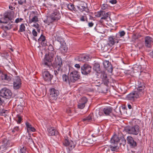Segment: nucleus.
Instances as JSON below:
<instances>
[{
	"label": "nucleus",
	"mask_w": 153,
	"mask_h": 153,
	"mask_svg": "<svg viewBox=\"0 0 153 153\" xmlns=\"http://www.w3.org/2000/svg\"><path fill=\"white\" fill-rule=\"evenodd\" d=\"M8 112L7 110H2L0 112V115L4 116L6 115Z\"/></svg>",
	"instance_id": "58836bf2"
},
{
	"label": "nucleus",
	"mask_w": 153,
	"mask_h": 153,
	"mask_svg": "<svg viewBox=\"0 0 153 153\" xmlns=\"http://www.w3.org/2000/svg\"><path fill=\"white\" fill-rule=\"evenodd\" d=\"M126 33L124 31L119 32L118 33L116 34V37H122Z\"/></svg>",
	"instance_id": "2f4dec72"
},
{
	"label": "nucleus",
	"mask_w": 153,
	"mask_h": 153,
	"mask_svg": "<svg viewBox=\"0 0 153 153\" xmlns=\"http://www.w3.org/2000/svg\"><path fill=\"white\" fill-rule=\"evenodd\" d=\"M101 76L102 77V79L104 82H105L106 83H107L108 82V79L107 78V75L106 74L104 73H102Z\"/></svg>",
	"instance_id": "72a5a7b5"
},
{
	"label": "nucleus",
	"mask_w": 153,
	"mask_h": 153,
	"mask_svg": "<svg viewBox=\"0 0 153 153\" xmlns=\"http://www.w3.org/2000/svg\"><path fill=\"white\" fill-rule=\"evenodd\" d=\"M12 95L10 90L6 88H4L0 90V95L2 97L9 99L11 97Z\"/></svg>",
	"instance_id": "20e7f679"
},
{
	"label": "nucleus",
	"mask_w": 153,
	"mask_h": 153,
	"mask_svg": "<svg viewBox=\"0 0 153 153\" xmlns=\"http://www.w3.org/2000/svg\"><path fill=\"white\" fill-rule=\"evenodd\" d=\"M91 67L88 64H84L81 67L82 73L85 75H87L90 73L91 71Z\"/></svg>",
	"instance_id": "1a4fd4ad"
},
{
	"label": "nucleus",
	"mask_w": 153,
	"mask_h": 153,
	"mask_svg": "<svg viewBox=\"0 0 153 153\" xmlns=\"http://www.w3.org/2000/svg\"><path fill=\"white\" fill-rule=\"evenodd\" d=\"M20 22V19H19V18H17V19H16L15 21V22H16V23H18Z\"/></svg>",
	"instance_id": "6e6d98bb"
},
{
	"label": "nucleus",
	"mask_w": 153,
	"mask_h": 153,
	"mask_svg": "<svg viewBox=\"0 0 153 153\" xmlns=\"http://www.w3.org/2000/svg\"><path fill=\"white\" fill-rule=\"evenodd\" d=\"M128 108L129 109H131L132 108V105H131L130 104H128Z\"/></svg>",
	"instance_id": "864d4df0"
},
{
	"label": "nucleus",
	"mask_w": 153,
	"mask_h": 153,
	"mask_svg": "<svg viewBox=\"0 0 153 153\" xmlns=\"http://www.w3.org/2000/svg\"><path fill=\"white\" fill-rule=\"evenodd\" d=\"M153 41L151 39H146L145 45L146 46L148 47H150L151 43L153 42Z\"/></svg>",
	"instance_id": "cd10ccee"
},
{
	"label": "nucleus",
	"mask_w": 153,
	"mask_h": 153,
	"mask_svg": "<svg viewBox=\"0 0 153 153\" xmlns=\"http://www.w3.org/2000/svg\"><path fill=\"white\" fill-rule=\"evenodd\" d=\"M38 41L39 42H41L42 45L43 46L47 45V42L45 39H38Z\"/></svg>",
	"instance_id": "473e14b6"
},
{
	"label": "nucleus",
	"mask_w": 153,
	"mask_h": 153,
	"mask_svg": "<svg viewBox=\"0 0 153 153\" xmlns=\"http://www.w3.org/2000/svg\"><path fill=\"white\" fill-rule=\"evenodd\" d=\"M33 27L36 28H38L39 27V25L38 23H36L33 25Z\"/></svg>",
	"instance_id": "09e8293b"
},
{
	"label": "nucleus",
	"mask_w": 153,
	"mask_h": 153,
	"mask_svg": "<svg viewBox=\"0 0 153 153\" xmlns=\"http://www.w3.org/2000/svg\"><path fill=\"white\" fill-rule=\"evenodd\" d=\"M103 65L105 68H108L109 67L111 68V64L108 61L105 60L103 62Z\"/></svg>",
	"instance_id": "bb28decb"
},
{
	"label": "nucleus",
	"mask_w": 153,
	"mask_h": 153,
	"mask_svg": "<svg viewBox=\"0 0 153 153\" xmlns=\"http://www.w3.org/2000/svg\"><path fill=\"white\" fill-rule=\"evenodd\" d=\"M110 3L112 4H114L117 3L116 0H111L109 1Z\"/></svg>",
	"instance_id": "de8ad7c7"
},
{
	"label": "nucleus",
	"mask_w": 153,
	"mask_h": 153,
	"mask_svg": "<svg viewBox=\"0 0 153 153\" xmlns=\"http://www.w3.org/2000/svg\"><path fill=\"white\" fill-rule=\"evenodd\" d=\"M9 8L10 9H12V8H13V7L12 6H9Z\"/></svg>",
	"instance_id": "338daca9"
},
{
	"label": "nucleus",
	"mask_w": 153,
	"mask_h": 153,
	"mask_svg": "<svg viewBox=\"0 0 153 153\" xmlns=\"http://www.w3.org/2000/svg\"><path fill=\"white\" fill-rule=\"evenodd\" d=\"M92 114H90L88 116L83 118L82 122L86 124L90 123L92 121Z\"/></svg>",
	"instance_id": "a211bd4d"
},
{
	"label": "nucleus",
	"mask_w": 153,
	"mask_h": 153,
	"mask_svg": "<svg viewBox=\"0 0 153 153\" xmlns=\"http://www.w3.org/2000/svg\"><path fill=\"white\" fill-rule=\"evenodd\" d=\"M0 78L2 80H9V78L7 76V75L4 74H3L1 71L0 70Z\"/></svg>",
	"instance_id": "b1692460"
},
{
	"label": "nucleus",
	"mask_w": 153,
	"mask_h": 153,
	"mask_svg": "<svg viewBox=\"0 0 153 153\" xmlns=\"http://www.w3.org/2000/svg\"><path fill=\"white\" fill-rule=\"evenodd\" d=\"M61 40H62V39H57V40L58 42H60L59 41H60L64 42V41H61Z\"/></svg>",
	"instance_id": "052dcab7"
},
{
	"label": "nucleus",
	"mask_w": 153,
	"mask_h": 153,
	"mask_svg": "<svg viewBox=\"0 0 153 153\" xmlns=\"http://www.w3.org/2000/svg\"><path fill=\"white\" fill-rule=\"evenodd\" d=\"M53 67L55 68L54 72L55 75L60 72L62 71V61L61 58L56 56V57L53 63Z\"/></svg>",
	"instance_id": "7ed1b4c3"
},
{
	"label": "nucleus",
	"mask_w": 153,
	"mask_h": 153,
	"mask_svg": "<svg viewBox=\"0 0 153 153\" xmlns=\"http://www.w3.org/2000/svg\"><path fill=\"white\" fill-rule=\"evenodd\" d=\"M18 4L20 5H23L26 2V0H18Z\"/></svg>",
	"instance_id": "a19ab883"
},
{
	"label": "nucleus",
	"mask_w": 153,
	"mask_h": 153,
	"mask_svg": "<svg viewBox=\"0 0 153 153\" xmlns=\"http://www.w3.org/2000/svg\"><path fill=\"white\" fill-rule=\"evenodd\" d=\"M38 21V18L37 16H34L32 19H29V23H31L33 22H36Z\"/></svg>",
	"instance_id": "7c9ffc66"
},
{
	"label": "nucleus",
	"mask_w": 153,
	"mask_h": 153,
	"mask_svg": "<svg viewBox=\"0 0 153 153\" xmlns=\"http://www.w3.org/2000/svg\"><path fill=\"white\" fill-rule=\"evenodd\" d=\"M45 38V36H43L42 35H41L40 36V37L39 38V39H40V38Z\"/></svg>",
	"instance_id": "bf43d9fd"
},
{
	"label": "nucleus",
	"mask_w": 153,
	"mask_h": 153,
	"mask_svg": "<svg viewBox=\"0 0 153 153\" xmlns=\"http://www.w3.org/2000/svg\"><path fill=\"white\" fill-rule=\"evenodd\" d=\"M87 102V99L85 97L82 98L79 101L78 105V107L80 109H83L85 106V104Z\"/></svg>",
	"instance_id": "4468645a"
},
{
	"label": "nucleus",
	"mask_w": 153,
	"mask_h": 153,
	"mask_svg": "<svg viewBox=\"0 0 153 153\" xmlns=\"http://www.w3.org/2000/svg\"><path fill=\"white\" fill-rule=\"evenodd\" d=\"M74 66L76 68H80V66L79 64H76Z\"/></svg>",
	"instance_id": "3c124183"
},
{
	"label": "nucleus",
	"mask_w": 153,
	"mask_h": 153,
	"mask_svg": "<svg viewBox=\"0 0 153 153\" xmlns=\"http://www.w3.org/2000/svg\"><path fill=\"white\" fill-rule=\"evenodd\" d=\"M56 54L55 52L53 51L50 52L48 54L45 55V58L43 59L42 63L44 66L48 69L51 67V62L53 60Z\"/></svg>",
	"instance_id": "f03ea898"
},
{
	"label": "nucleus",
	"mask_w": 153,
	"mask_h": 153,
	"mask_svg": "<svg viewBox=\"0 0 153 153\" xmlns=\"http://www.w3.org/2000/svg\"><path fill=\"white\" fill-rule=\"evenodd\" d=\"M3 100H2L0 98V104H1Z\"/></svg>",
	"instance_id": "0e129e2a"
},
{
	"label": "nucleus",
	"mask_w": 153,
	"mask_h": 153,
	"mask_svg": "<svg viewBox=\"0 0 153 153\" xmlns=\"http://www.w3.org/2000/svg\"><path fill=\"white\" fill-rule=\"evenodd\" d=\"M70 81L72 83L74 82L79 78L80 76L77 71H73L70 74Z\"/></svg>",
	"instance_id": "6e6552de"
},
{
	"label": "nucleus",
	"mask_w": 153,
	"mask_h": 153,
	"mask_svg": "<svg viewBox=\"0 0 153 153\" xmlns=\"http://www.w3.org/2000/svg\"><path fill=\"white\" fill-rule=\"evenodd\" d=\"M68 8L71 10H74L76 11L77 10L76 8L74 7V5L71 3H70L67 5Z\"/></svg>",
	"instance_id": "c85d7f7f"
},
{
	"label": "nucleus",
	"mask_w": 153,
	"mask_h": 153,
	"mask_svg": "<svg viewBox=\"0 0 153 153\" xmlns=\"http://www.w3.org/2000/svg\"><path fill=\"white\" fill-rule=\"evenodd\" d=\"M145 86L141 83L137 88V90L132 91L127 95V99L131 101H134L143 94L145 91Z\"/></svg>",
	"instance_id": "f257e3e1"
},
{
	"label": "nucleus",
	"mask_w": 153,
	"mask_h": 153,
	"mask_svg": "<svg viewBox=\"0 0 153 153\" xmlns=\"http://www.w3.org/2000/svg\"><path fill=\"white\" fill-rule=\"evenodd\" d=\"M126 131L130 134L137 135L140 132V127L138 125L130 127L126 129Z\"/></svg>",
	"instance_id": "39448f33"
},
{
	"label": "nucleus",
	"mask_w": 153,
	"mask_h": 153,
	"mask_svg": "<svg viewBox=\"0 0 153 153\" xmlns=\"http://www.w3.org/2000/svg\"><path fill=\"white\" fill-rule=\"evenodd\" d=\"M145 38H149V39H150V38H151L150 37H149V36H146Z\"/></svg>",
	"instance_id": "774afa93"
},
{
	"label": "nucleus",
	"mask_w": 153,
	"mask_h": 153,
	"mask_svg": "<svg viewBox=\"0 0 153 153\" xmlns=\"http://www.w3.org/2000/svg\"><path fill=\"white\" fill-rule=\"evenodd\" d=\"M49 18L51 19L50 22L52 23L60 19L61 18V14L58 10H55L50 14Z\"/></svg>",
	"instance_id": "423d86ee"
},
{
	"label": "nucleus",
	"mask_w": 153,
	"mask_h": 153,
	"mask_svg": "<svg viewBox=\"0 0 153 153\" xmlns=\"http://www.w3.org/2000/svg\"><path fill=\"white\" fill-rule=\"evenodd\" d=\"M76 7L80 11L82 12L83 11L86 12L88 11L86 4L84 3L79 4L78 6H76Z\"/></svg>",
	"instance_id": "dca6fc26"
},
{
	"label": "nucleus",
	"mask_w": 153,
	"mask_h": 153,
	"mask_svg": "<svg viewBox=\"0 0 153 153\" xmlns=\"http://www.w3.org/2000/svg\"><path fill=\"white\" fill-rule=\"evenodd\" d=\"M26 152V148L23 147L22 148L20 149V153H25Z\"/></svg>",
	"instance_id": "79ce46f5"
},
{
	"label": "nucleus",
	"mask_w": 153,
	"mask_h": 153,
	"mask_svg": "<svg viewBox=\"0 0 153 153\" xmlns=\"http://www.w3.org/2000/svg\"><path fill=\"white\" fill-rule=\"evenodd\" d=\"M104 14L105 11L102 10H100L95 13V16L97 17H101L102 16V15Z\"/></svg>",
	"instance_id": "a878e982"
},
{
	"label": "nucleus",
	"mask_w": 153,
	"mask_h": 153,
	"mask_svg": "<svg viewBox=\"0 0 153 153\" xmlns=\"http://www.w3.org/2000/svg\"><path fill=\"white\" fill-rule=\"evenodd\" d=\"M110 146V150L112 151H114L117 149V144H114V146L111 145Z\"/></svg>",
	"instance_id": "c9c22d12"
},
{
	"label": "nucleus",
	"mask_w": 153,
	"mask_h": 153,
	"mask_svg": "<svg viewBox=\"0 0 153 153\" xmlns=\"http://www.w3.org/2000/svg\"><path fill=\"white\" fill-rule=\"evenodd\" d=\"M63 144L65 146L68 147L70 150L72 149L75 146L74 142L71 140H69L67 139L65 140L63 142Z\"/></svg>",
	"instance_id": "f8f14e48"
},
{
	"label": "nucleus",
	"mask_w": 153,
	"mask_h": 153,
	"mask_svg": "<svg viewBox=\"0 0 153 153\" xmlns=\"http://www.w3.org/2000/svg\"><path fill=\"white\" fill-rule=\"evenodd\" d=\"M97 133H98L100 131V129H99V127H98L97 128Z\"/></svg>",
	"instance_id": "4d7b16f0"
},
{
	"label": "nucleus",
	"mask_w": 153,
	"mask_h": 153,
	"mask_svg": "<svg viewBox=\"0 0 153 153\" xmlns=\"http://www.w3.org/2000/svg\"><path fill=\"white\" fill-rule=\"evenodd\" d=\"M27 128V132L30 131L34 132L36 131V129L32 126L29 123L27 122L25 123Z\"/></svg>",
	"instance_id": "412c9836"
},
{
	"label": "nucleus",
	"mask_w": 153,
	"mask_h": 153,
	"mask_svg": "<svg viewBox=\"0 0 153 153\" xmlns=\"http://www.w3.org/2000/svg\"><path fill=\"white\" fill-rule=\"evenodd\" d=\"M23 110V107L21 105H18L17 108V111H19L20 112H22Z\"/></svg>",
	"instance_id": "37998d69"
},
{
	"label": "nucleus",
	"mask_w": 153,
	"mask_h": 153,
	"mask_svg": "<svg viewBox=\"0 0 153 153\" xmlns=\"http://www.w3.org/2000/svg\"><path fill=\"white\" fill-rule=\"evenodd\" d=\"M112 109L109 107H106L104 108L103 111L105 115H109L112 111Z\"/></svg>",
	"instance_id": "4be33fe9"
},
{
	"label": "nucleus",
	"mask_w": 153,
	"mask_h": 153,
	"mask_svg": "<svg viewBox=\"0 0 153 153\" xmlns=\"http://www.w3.org/2000/svg\"><path fill=\"white\" fill-rule=\"evenodd\" d=\"M120 139L117 135H114L111 138V143L112 144H117L119 141Z\"/></svg>",
	"instance_id": "6ab92c4d"
},
{
	"label": "nucleus",
	"mask_w": 153,
	"mask_h": 153,
	"mask_svg": "<svg viewBox=\"0 0 153 153\" xmlns=\"http://www.w3.org/2000/svg\"><path fill=\"white\" fill-rule=\"evenodd\" d=\"M19 127L18 126H16L14 128V130H13L14 131H17L19 130Z\"/></svg>",
	"instance_id": "5fc2aeb1"
},
{
	"label": "nucleus",
	"mask_w": 153,
	"mask_h": 153,
	"mask_svg": "<svg viewBox=\"0 0 153 153\" xmlns=\"http://www.w3.org/2000/svg\"><path fill=\"white\" fill-rule=\"evenodd\" d=\"M150 55L151 56H153V51H152L150 53Z\"/></svg>",
	"instance_id": "13d9d810"
},
{
	"label": "nucleus",
	"mask_w": 153,
	"mask_h": 153,
	"mask_svg": "<svg viewBox=\"0 0 153 153\" xmlns=\"http://www.w3.org/2000/svg\"><path fill=\"white\" fill-rule=\"evenodd\" d=\"M22 120V118L20 116H18V120H17V123H21V121Z\"/></svg>",
	"instance_id": "c03bdc74"
},
{
	"label": "nucleus",
	"mask_w": 153,
	"mask_h": 153,
	"mask_svg": "<svg viewBox=\"0 0 153 153\" xmlns=\"http://www.w3.org/2000/svg\"><path fill=\"white\" fill-rule=\"evenodd\" d=\"M108 44L110 46H112L115 42L114 40V39H108Z\"/></svg>",
	"instance_id": "f704fd0d"
},
{
	"label": "nucleus",
	"mask_w": 153,
	"mask_h": 153,
	"mask_svg": "<svg viewBox=\"0 0 153 153\" xmlns=\"http://www.w3.org/2000/svg\"><path fill=\"white\" fill-rule=\"evenodd\" d=\"M102 9H105V7L104 5L102 6Z\"/></svg>",
	"instance_id": "e2e57ef3"
},
{
	"label": "nucleus",
	"mask_w": 153,
	"mask_h": 153,
	"mask_svg": "<svg viewBox=\"0 0 153 153\" xmlns=\"http://www.w3.org/2000/svg\"><path fill=\"white\" fill-rule=\"evenodd\" d=\"M48 49L51 51H52L53 50V46L51 45H49L48 47Z\"/></svg>",
	"instance_id": "8fccbe9b"
},
{
	"label": "nucleus",
	"mask_w": 153,
	"mask_h": 153,
	"mask_svg": "<svg viewBox=\"0 0 153 153\" xmlns=\"http://www.w3.org/2000/svg\"><path fill=\"white\" fill-rule=\"evenodd\" d=\"M127 140L130 146L132 147H134L136 146V143L133 138L131 136H128L127 137Z\"/></svg>",
	"instance_id": "f3484780"
},
{
	"label": "nucleus",
	"mask_w": 153,
	"mask_h": 153,
	"mask_svg": "<svg viewBox=\"0 0 153 153\" xmlns=\"http://www.w3.org/2000/svg\"><path fill=\"white\" fill-rule=\"evenodd\" d=\"M5 25H3V27L7 30H9L13 27L12 24H11L10 22H4Z\"/></svg>",
	"instance_id": "5701e85b"
},
{
	"label": "nucleus",
	"mask_w": 153,
	"mask_h": 153,
	"mask_svg": "<svg viewBox=\"0 0 153 153\" xmlns=\"http://www.w3.org/2000/svg\"><path fill=\"white\" fill-rule=\"evenodd\" d=\"M42 76L45 80L48 81H50L52 77V76L46 70L43 71Z\"/></svg>",
	"instance_id": "9b49d317"
},
{
	"label": "nucleus",
	"mask_w": 153,
	"mask_h": 153,
	"mask_svg": "<svg viewBox=\"0 0 153 153\" xmlns=\"http://www.w3.org/2000/svg\"><path fill=\"white\" fill-rule=\"evenodd\" d=\"M91 140H84L83 142V143L84 144V143H86V144H85V145H88L89 144L91 143L90 142Z\"/></svg>",
	"instance_id": "ea45409f"
},
{
	"label": "nucleus",
	"mask_w": 153,
	"mask_h": 153,
	"mask_svg": "<svg viewBox=\"0 0 153 153\" xmlns=\"http://www.w3.org/2000/svg\"><path fill=\"white\" fill-rule=\"evenodd\" d=\"M90 59L89 56L85 54L81 55L78 57L77 60L79 61L85 62L88 61Z\"/></svg>",
	"instance_id": "2eb2a0df"
},
{
	"label": "nucleus",
	"mask_w": 153,
	"mask_h": 153,
	"mask_svg": "<svg viewBox=\"0 0 153 153\" xmlns=\"http://www.w3.org/2000/svg\"><path fill=\"white\" fill-rule=\"evenodd\" d=\"M93 69L96 71H99L100 70V64L98 63H95L94 65Z\"/></svg>",
	"instance_id": "c756f323"
},
{
	"label": "nucleus",
	"mask_w": 153,
	"mask_h": 153,
	"mask_svg": "<svg viewBox=\"0 0 153 153\" xmlns=\"http://www.w3.org/2000/svg\"><path fill=\"white\" fill-rule=\"evenodd\" d=\"M25 30V27L23 24H22L20 26L19 31L20 32H23Z\"/></svg>",
	"instance_id": "4c0bfd02"
},
{
	"label": "nucleus",
	"mask_w": 153,
	"mask_h": 153,
	"mask_svg": "<svg viewBox=\"0 0 153 153\" xmlns=\"http://www.w3.org/2000/svg\"><path fill=\"white\" fill-rule=\"evenodd\" d=\"M60 47L59 48V51L62 53H66L68 51V47L64 42L60 41Z\"/></svg>",
	"instance_id": "ddd939ff"
},
{
	"label": "nucleus",
	"mask_w": 153,
	"mask_h": 153,
	"mask_svg": "<svg viewBox=\"0 0 153 153\" xmlns=\"http://www.w3.org/2000/svg\"><path fill=\"white\" fill-rule=\"evenodd\" d=\"M85 18H86V17L85 16H82L80 18V19L82 21H84Z\"/></svg>",
	"instance_id": "49530a36"
},
{
	"label": "nucleus",
	"mask_w": 153,
	"mask_h": 153,
	"mask_svg": "<svg viewBox=\"0 0 153 153\" xmlns=\"http://www.w3.org/2000/svg\"><path fill=\"white\" fill-rule=\"evenodd\" d=\"M136 35H136H136H134V36H135V37H133V38H135V39H136V38H138V37H140V36L137 37V36Z\"/></svg>",
	"instance_id": "680f3d73"
},
{
	"label": "nucleus",
	"mask_w": 153,
	"mask_h": 153,
	"mask_svg": "<svg viewBox=\"0 0 153 153\" xmlns=\"http://www.w3.org/2000/svg\"><path fill=\"white\" fill-rule=\"evenodd\" d=\"M48 131L50 135L53 136L55 135L56 131L53 128H48Z\"/></svg>",
	"instance_id": "393cba45"
},
{
	"label": "nucleus",
	"mask_w": 153,
	"mask_h": 153,
	"mask_svg": "<svg viewBox=\"0 0 153 153\" xmlns=\"http://www.w3.org/2000/svg\"><path fill=\"white\" fill-rule=\"evenodd\" d=\"M32 34L34 36H37V32L35 29H33L32 31Z\"/></svg>",
	"instance_id": "a18cd8bd"
},
{
	"label": "nucleus",
	"mask_w": 153,
	"mask_h": 153,
	"mask_svg": "<svg viewBox=\"0 0 153 153\" xmlns=\"http://www.w3.org/2000/svg\"><path fill=\"white\" fill-rule=\"evenodd\" d=\"M99 114L100 116H101L102 115V114L100 112V111H98Z\"/></svg>",
	"instance_id": "69168bd1"
},
{
	"label": "nucleus",
	"mask_w": 153,
	"mask_h": 153,
	"mask_svg": "<svg viewBox=\"0 0 153 153\" xmlns=\"http://www.w3.org/2000/svg\"><path fill=\"white\" fill-rule=\"evenodd\" d=\"M63 81L67 84L70 85L72 83L70 81L71 79L69 78L68 76L65 74L63 75L62 76Z\"/></svg>",
	"instance_id": "aec40b11"
},
{
	"label": "nucleus",
	"mask_w": 153,
	"mask_h": 153,
	"mask_svg": "<svg viewBox=\"0 0 153 153\" xmlns=\"http://www.w3.org/2000/svg\"><path fill=\"white\" fill-rule=\"evenodd\" d=\"M50 98L51 100H56L59 94V91L55 89L52 88L50 89Z\"/></svg>",
	"instance_id": "0eeeda50"
},
{
	"label": "nucleus",
	"mask_w": 153,
	"mask_h": 153,
	"mask_svg": "<svg viewBox=\"0 0 153 153\" xmlns=\"http://www.w3.org/2000/svg\"><path fill=\"white\" fill-rule=\"evenodd\" d=\"M94 24L92 22H89L88 24V25L89 27H92L93 26Z\"/></svg>",
	"instance_id": "603ef678"
},
{
	"label": "nucleus",
	"mask_w": 153,
	"mask_h": 153,
	"mask_svg": "<svg viewBox=\"0 0 153 153\" xmlns=\"http://www.w3.org/2000/svg\"><path fill=\"white\" fill-rule=\"evenodd\" d=\"M108 13H106L105 11V14L102 15V17L101 18V19H106L108 17Z\"/></svg>",
	"instance_id": "e433bc0d"
},
{
	"label": "nucleus",
	"mask_w": 153,
	"mask_h": 153,
	"mask_svg": "<svg viewBox=\"0 0 153 153\" xmlns=\"http://www.w3.org/2000/svg\"><path fill=\"white\" fill-rule=\"evenodd\" d=\"M21 81L19 77H16L13 80V88L15 89L19 88L21 86Z\"/></svg>",
	"instance_id": "9d476101"
}]
</instances>
